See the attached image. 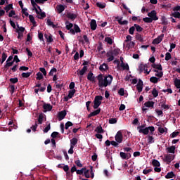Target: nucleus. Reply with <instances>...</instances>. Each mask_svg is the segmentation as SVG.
Segmentation results:
<instances>
[{
  "label": "nucleus",
  "instance_id": "obj_49",
  "mask_svg": "<svg viewBox=\"0 0 180 180\" xmlns=\"http://www.w3.org/2000/svg\"><path fill=\"white\" fill-rule=\"evenodd\" d=\"M174 85L177 89H180V79H176L174 80Z\"/></svg>",
  "mask_w": 180,
  "mask_h": 180
},
{
  "label": "nucleus",
  "instance_id": "obj_20",
  "mask_svg": "<svg viewBox=\"0 0 180 180\" xmlns=\"http://www.w3.org/2000/svg\"><path fill=\"white\" fill-rule=\"evenodd\" d=\"M88 68L86 66H84L81 70H78L77 72L82 76L86 72Z\"/></svg>",
  "mask_w": 180,
  "mask_h": 180
},
{
  "label": "nucleus",
  "instance_id": "obj_6",
  "mask_svg": "<svg viewBox=\"0 0 180 180\" xmlns=\"http://www.w3.org/2000/svg\"><path fill=\"white\" fill-rule=\"evenodd\" d=\"M87 79L93 84H94V82H96V77L94 76V73L91 71L87 75Z\"/></svg>",
  "mask_w": 180,
  "mask_h": 180
},
{
  "label": "nucleus",
  "instance_id": "obj_54",
  "mask_svg": "<svg viewBox=\"0 0 180 180\" xmlns=\"http://www.w3.org/2000/svg\"><path fill=\"white\" fill-rule=\"evenodd\" d=\"M173 18H176V19H180V13L176 11L173 13L172 14Z\"/></svg>",
  "mask_w": 180,
  "mask_h": 180
},
{
  "label": "nucleus",
  "instance_id": "obj_15",
  "mask_svg": "<svg viewBox=\"0 0 180 180\" xmlns=\"http://www.w3.org/2000/svg\"><path fill=\"white\" fill-rule=\"evenodd\" d=\"M31 4H32V6H33L37 15H40V12L39 11V10H37V8H36V6H37V4L36 3V1L34 0H31Z\"/></svg>",
  "mask_w": 180,
  "mask_h": 180
},
{
  "label": "nucleus",
  "instance_id": "obj_56",
  "mask_svg": "<svg viewBox=\"0 0 180 180\" xmlns=\"http://www.w3.org/2000/svg\"><path fill=\"white\" fill-rule=\"evenodd\" d=\"M63 169L66 172V174H71V172H70V167H68V165L63 166Z\"/></svg>",
  "mask_w": 180,
  "mask_h": 180
},
{
  "label": "nucleus",
  "instance_id": "obj_58",
  "mask_svg": "<svg viewBox=\"0 0 180 180\" xmlns=\"http://www.w3.org/2000/svg\"><path fill=\"white\" fill-rule=\"evenodd\" d=\"M171 58H172V56H171V54L169 52H167L165 54L166 61H169V60H171Z\"/></svg>",
  "mask_w": 180,
  "mask_h": 180
},
{
  "label": "nucleus",
  "instance_id": "obj_7",
  "mask_svg": "<svg viewBox=\"0 0 180 180\" xmlns=\"http://www.w3.org/2000/svg\"><path fill=\"white\" fill-rule=\"evenodd\" d=\"M65 116H67V111L63 110V111L59 112L58 113V121L61 122V120H63V119H64V117H65Z\"/></svg>",
  "mask_w": 180,
  "mask_h": 180
},
{
  "label": "nucleus",
  "instance_id": "obj_62",
  "mask_svg": "<svg viewBox=\"0 0 180 180\" xmlns=\"http://www.w3.org/2000/svg\"><path fill=\"white\" fill-rule=\"evenodd\" d=\"M118 94L120 95V96H124V89L120 88L118 91Z\"/></svg>",
  "mask_w": 180,
  "mask_h": 180
},
{
  "label": "nucleus",
  "instance_id": "obj_28",
  "mask_svg": "<svg viewBox=\"0 0 180 180\" xmlns=\"http://www.w3.org/2000/svg\"><path fill=\"white\" fill-rule=\"evenodd\" d=\"M153 68H155V70H158L159 71H162V66L161 64H153L152 65Z\"/></svg>",
  "mask_w": 180,
  "mask_h": 180
},
{
  "label": "nucleus",
  "instance_id": "obj_44",
  "mask_svg": "<svg viewBox=\"0 0 180 180\" xmlns=\"http://www.w3.org/2000/svg\"><path fill=\"white\" fill-rule=\"evenodd\" d=\"M152 165L153 167H160L161 165V164H160V162L155 159L152 161Z\"/></svg>",
  "mask_w": 180,
  "mask_h": 180
},
{
  "label": "nucleus",
  "instance_id": "obj_11",
  "mask_svg": "<svg viewBox=\"0 0 180 180\" xmlns=\"http://www.w3.org/2000/svg\"><path fill=\"white\" fill-rule=\"evenodd\" d=\"M37 8L39 10V12H41L39 14H38L40 15L38 17V19H44V18H46V13L42 12V10L39 5L37 6Z\"/></svg>",
  "mask_w": 180,
  "mask_h": 180
},
{
  "label": "nucleus",
  "instance_id": "obj_22",
  "mask_svg": "<svg viewBox=\"0 0 180 180\" xmlns=\"http://www.w3.org/2000/svg\"><path fill=\"white\" fill-rule=\"evenodd\" d=\"M43 108L44 109V110H48L49 112H50V110L53 109V106L49 103H45L43 105Z\"/></svg>",
  "mask_w": 180,
  "mask_h": 180
},
{
  "label": "nucleus",
  "instance_id": "obj_60",
  "mask_svg": "<svg viewBox=\"0 0 180 180\" xmlns=\"http://www.w3.org/2000/svg\"><path fill=\"white\" fill-rule=\"evenodd\" d=\"M134 30H136V27L134 26L131 27L129 30V34H134Z\"/></svg>",
  "mask_w": 180,
  "mask_h": 180
},
{
  "label": "nucleus",
  "instance_id": "obj_45",
  "mask_svg": "<svg viewBox=\"0 0 180 180\" xmlns=\"http://www.w3.org/2000/svg\"><path fill=\"white\" fill-rule=\"evenodd\" d=\"M74 30H75V33H81V28H79L78 25L77 24L74 25Z\"/></svg>",
  "mask_w": 180,
  "mask_h": 180
},
{
  "label": "nucleus",
  "instance_id": "obj_21",
  "mask_svg": "<svg viewBox=\"0 0 180 180\" xmlns=\"http://www.w3.org/2000/svg\"><path fill=\"white\" fill-rule=\"evenodd\" d=\"M135 39L136 40H138L139 41H140V43H143V41H144V39L143 38V36H141V34L136 33L135 35Z\"/></svg>",
  "mask_w": 180,
  "mask_h": 180
},
{
  "label": "nucleus",
  "instance_id": "obj_52",
  "mask_svg": "<svg viewBox=\"0 0 180 180\" xmlns=\"http://www.w3.org/2000/svg\"><path fill=\"white\" fill-rule=\"evenodd\" d=\"M136 46V43L134 41H130L129 44H127V47L128 49H133Z\"/></svg>",
  "mask_w": 180,
  "mask_h": 180
},
{
  "label": "nucleus",
  "instance_id": "obj_46",
  "mask_svg": "<svg viewBox=\"0 0 180 180\" xmlns=\"http://www.w3.org/2000/svg\"><path fill=\"white\" fill-rule=\"evenodd\" d=\"M1 64H4V63H5V60H6V58H8V55H6V53L5 52H4L1 55Z\"/></svg>",
  "mask_w": 180,
  "mask_h": 180
},
{
  "label": "nucleus",
  "instance_id": "obj_41",
  "mask_svg": "<svg viewBox=\"0 0 180 180\" xmlns=\"http://www.w3.org/2000/svg\"><path fill=\"white\" fill-rule=\"evenodd\" d=\"M65 25H66L67 30H70L72 29V27H74V25L72 23H70V22H68V21L65 22Z\"/></svg>",
  "mask_w": 180,
  "mask_h": 180
},
{
  "label": "nucleus",
  "instance_id": "obj_5",
  "mask_svg": "<svg viewBox=\"0 0 180 180\" xmlns=\"http://www.w3.org/2000/svg\"><path fill=\"white\" fill-rule=\"evenodd\" d=\"M148 16L153 20H158V17L157 16V11L153 10L151 12L148 13Z\"/></svg>",
  "mask_w": 180,
  "mask_h": 180
},
{
  "label": "nucleus",
  "instance_id": "obj_19",
  "mask_svg": "<svg viewBox=\"0 0 180 180\" xmlns=\"http://www.w3.org/2000/svg\"><path fill=\"white\" fill-rule=\"evenodd\" d=\"M146 68H147V65L143 64V63H141L139 65V74H141V72H143V71L146 70Z\"/></svg>",
  "mask_w": 180,
  "mask_h": 180
},
{
  "label": "nucleus",
  "instance_id": "obj_12",
  "mask_svg": "<svg viewBox=\"0 0 180 180\" xmlns=\"http://www.w3.org/2000/svg\"><path fill=\"white\" fill-rule=\"evenodd\" d=\"M66 16L68 19H71L72 20H74L75 19H77V14L72 13L71 12H68L66 13Z\"/></svg>",
  "mask_w": 180,
  "mask_h": 180
},
{
  "label": "nucleus",
  "instance_id": "obj_53",
  "mask_svg": "<svg viewBox=\"0 0 180 180\" xmlns=\"http://www.w3.org/2000/svg\"><path fill=\"white\" fill-rule=\"evenodd\" d=\"M110 124H115V123H117V119L116 118H110L108 121Z\"/></svg>",
  "mask_w": 180,
  "mask_h": 180
},
{
  "label": "nucleus",
  "instance_id": "obj_48",
  "mask_svg": "<svg viewBox=\"0 0 180 180\" xmlns=\"http://www.w3.org/2000/svg\"><path fill=\"white\" fill-rule=\"evenodd\" d=\"M134 27H135L136 32H143V27H141V26L134 24Z\"/></svg>",
  "mask_w": 180,
  "mask_h": 180
},
{
  "label": "nucleus",
  "instance_id": "obj_23",
  "mask_svg": "<svg viewBox=\"0 0 180 180\" xmlns=\"http://www.w3.org/2000/svg\"><path fill=\"white\" fill-rule=\"evenodd\" d=\"M139 133H141L142 134L147 136V134H148V133H149L148 127H146L143 129H139Z\"/></svg>",
  "mask_w": 180,
  "mask_h": 180
},
{
  "label": "nucleus",
  "instance_id": "obj_18",
  "mask_svg": "<svg viewBox=\"0 0 180 180\" xmlns=\"http://www.w3.org/2000/svg\"><path fill=\"white\" fill-rule=\"evenodd\" d=\"M154 101H147L144 103V106H146V108H154Z\"/></svg>",
  "mask_w": 180,
  "mask_h": 180
},
{
  "label": "nucleus",
  "instance_id": "obj_64",
  "mask_svg": "<svg viewBox=\"0 0 180 180\" xmlns=\"http://www.w3.org/2000/svg\"><path fill=\"white\" fill-rule=\"evenodd\" d=\"M18 77L10 79V82H11V84H16L18 83Z\"/></svg>",
  "mask_w": 180,
  "mask_h": 180
},
{
  "label": "nucleus",
  "instance_id": "obj_37",
  "mask_svg": "<svg viewBox=\"0 0 180 180\" xmlns=\"http://www.w3.org/2000/svg\"><path fill=\"white\" fill-rule=\"evenodd\" d=\"M4 9L6 11V13L9 12L11 9H13V4H8L4 8Z\"/></svg>",
  "mask_w": 180,
  "mask_h": 180
},
{
  "label": "nucleus",
  "instance_id": "obj_50",
  "mask_svg": "<svg viewBox=\"0 0 180 180\" xmlns=\"http://www.w3.org/2000/svg\"><path fill=\"white\" fill-rule=\"evenodd\" d=\"M75 92H76L75 89L69 91L68 96L70 98V99H71L72 96H74V94H75Z\"/></svg>",
  "mask_w": 180,
  "mask_h": 180
},
{
  "label": "nucleus",
  "instance_id": "obj_16",
  "mask_svg": "<svg viewBox=\"0 0 180 180\" xmlns=\"http://www.w3.org/2000/svg\"><path fill=\"white\" fill-rule=\"evenodd\" d=\"M99 113H101V108H98L97 110H96L94 112H91L88 117H92L93 116H97V115H99Z\"/></svg>",
  "mask_w": 180,
  "mask_h": 180
},
{
  "label": "nucleus",
  "instance_id": "obj_13",
  "mask_svg": "<svg viewBox=\"0 0 180 180\" xmlns=\"http://www.w3.org/2000/svg\"><path fill=\"white\" fill-rule=\"evenodd\" d=\"M98 25L96 24V20H91L90 22V27L91 30H96Z\"/></svg>",
  "mask_w": 180,
  "mask_h": 180
},
{
  "label": "nucleus",
  "instance_id": "obj_42",
  "mask_svg": "<svg viewBox=\"0 0 180 180\" xmlns=\"http://www.w3.org/2000/svg\"><path fill=\"white\" fill-rule=\"evenodd\" d=\"M44 116L43 115V113H41L39 115V117H38V123L39 124H43V119H44Z\"/></svg>",
  "mask_w": 180,
  "mask_h": 180
},
{
  "label": "nucleus",
  "instance_id": "obj_40",
  "mask_svg": "<svg viewBox=\"0 0 180 180\" xmlns=\"http://www.w3.org/2000/svg\"><path fill=\"white\" fill-rule=\"evenodd\" d=\"M143 22H145V23H153V20H154L150 18H150L146 17V18H143Z\"/></svg>",
  "mask_w": 180,
  "mask_h": 180
},
{
  "label": "nucleus",
  "instance_id": "obj_26",
  "mask_svg": "<svg viewBox=\"0 0 180 180\" xmlns=\"http://www.w3.org/2000/svg\"><path fill=\"white\" fill-rule=\"evenodd\" d=\"M32 74H33L32 72H22L21 74V76L22 78H29V77H30Z\"/></svg>",
  "mask_w": 180,
  "mask_h": 180
},
{
  "label": "nucleus",
  "instance_id": "obj_38",
  "mask_svg": "<svg viewBox=\"0 0 180 180\" xmlns=\"http://www.w3.org/2000/svg\"><path fill=\"white\" fill-rule=\"evenodd\" d=\"M150 81L153 83V84H157V82H158V81H160V79H158V77H151L150 78Z\"/></svg>",
  "mask_w": 180,
  "mask_h": 180
},
{
  "label": "nucleus",
  "instance_id": "obj_47",
  "mask_svg": "<svg viewBox=\"0 0 180 180\" xmlns=\"http://www.w3.org/2000/svg\"><path fill=\"white\" fill-rule=\"evenodd\" d=\"M30 22L32 23L34 26L36 25V20H34V17L32 15H29Z\"/></svg>",
  "mask_w": 180,
  "mask_h": 180
},
{
  "label": "nucleus",
  "instance_id": "obj_43",
  "mask_svg": "<svg viewBox=\"0 0 180 180\" xmlns=\"http://www.w3.org/2000/svg\"><path fill=\"white\" fill-rule=\"evenodd\" d=\"M73 125H74V124H72V122H71L70 121L67 122L65 123V130H68V129H69L70 127H71V126H73Z\"/></svg>",
  "mask_w": 180,
  "mask_h": 180
},
{
  "label": "nucleus",
  "instance_id": "obj_14",
  "mask_svg": "<svg viewBox=\"0 0 180 180\" xmlns=\"http://www.w3.org/2000/svg\"><path fill=\"white\" fill-rule=\"evenodd\" d=\"M44 37H45V39H46V41L48 43H53V35H51V34L49 35L48 34H45Z\"/></svg>",
  "mask_w": 180,
  "mask_h": 180
},
{
  "label": "nucleus",
  "instance_id": "obj_57",
  "mask_svg": "<svg viewBox=\"0 0 180 180\" xmlns=\"http://www.w3.org/2000/svg\"><path fill=\"white\" fill-rule=\"evenodd\" d=\"M37 79H38L39 81H41V79H43V74H41V72H38L37 73Z\"/></svg>",
  "mask_w": 180,
  "mask_h": 180
},
{
  "label": "nucleus",
  "instance_id": "obj_63",
  "mask_svg": "<svg viewBox=\"0 0 180 180\" xmlns=\"http://www.w3.org/2000/svg\"><path fill=\"white\" fill-rule=\"evenodd\" d=\"M148 142L149 144H153V143H154V137L149 136L148 138Z\"/></svg>",
  "mask_w": 180,
  "mask_h": 180
},
{
  "label": "nucleus",
  "instance_id": "obj_33",
  "mask_svg": "<svg viewBox=\"0 0 180 180\" xmlns=\"http://www.w3.org/2000/svg\"><path fill=\"white\" fill-rule=\"evenodd\" d=\"M46 24L48 26H52L53 29H56V27H57V25H54V22H53L50 19L47 20Z\"/></svg>",
  "mask_w": 180,
  "mask_h": 180
},
{
  "label": "nucleus",
  "instance_id": "obj_51",
  "mask_svg": "<svg viewBox=\"0 0 180 180\" xmlns=\"http://www.w3.org/2000/svg\"><path fill=\"white\" fill-rule=\"evenodd\" d=\"M84 171H86V167H83L81 169L77 170V175H82V174H84Z\"/></svg>",
  "mask_w": 180,
  "mask_h": 180
},
{
  "label": "nucleus",
  "instance_id": "obj_61",
  "mask_svg": "<svg viewBox=\"0 0 180 180\" xmlns=\"http://www.w3.org/2000/svg\"><path fill=\"white\" fill-rule=\"evenodd\" d=\"M51 129V126L50 123L46 127V128L44 129V133H49V131Z\"/></svg>",
  "mask_w": 180,
  "mask_h": 180
},
{
  "label": "nucleus",
  "instance_id": "obj_55",
  "mask_svg": "<svg viewBox=\"0 0 180 180\" xmlns=\"http://www.w3.org/2000/svg\"><path fill=\"white\" fill-rule=\"evenodd\" d=\"M152 95L153 96V98H157V96H158V91H157V89H153Z\"/></svg>",
  "mask_w": 180,
  "mask_h": 180
},
{
  "label": "nucleus",
  "instance_id": "obj_35",
  "mask_svg": "<svg viewBox=\"0 0 180 180\" xmlns=\"http://www.w3.org/2000/svg\"><path fill=\"white\" fill-rule=\"evenodd\" d=\"M95 131H96V133H98L99 134L104 133L103 129L101 125L96 128Z\"/></svg>",
  "mask_w": 180,
  "mask_h": 180
},
{
  "label": "nucleus",
  "instance_id": "obj_2",
  "mask_svg": "<svg viewBox=\"0 0 180 180\" xmlns=\"http://www.w3.org/2000/svg\"><path fill=\"white\" fill-rule=\"evenodd\" d=\"M103 97L102 96H96L94 101V109H98L102 105Z\"/></svg>",
  "mask_w": 180,
  "mask_h": 180
},
{
  "label": "nucleus",
  "instance_id": "obj_27",
  "mask_svg": "<svg viewBox=\"0 0 180 180\" xmlns=\"http://www.w3.org/2000/svg\"><path fill=\"white\" fill-rule=\"evenodd\" d=\"M122 20H123V17L117 20L119 25H129V21H127V20L122 21Z\"/></svg>",
  "mask_w": 180,
  "mask_h": 180
},
{
  "label": "nucleus",
  "instance_id": "obj_39",
  "mask_svg": "<svg viewBox=\"0 0 180 180\" xmlns=\"http://www.w3.org/2000/svg\"><path fill=\"white\" fill-rule=\"evenodd\" d=\"M105 41L108 43V44H110V45L113 44V39H112V38L109 37H106L105 38Z\"/></svg>",
  "mask_w": 180,
  "mask_h": 180
},
{
  "label": "nucleus",
  "instance_id": "obj_24",
  "mask_svg": "<svg viewBox=\"0 0 180 180\" xmlns=\"http://www.w3.org/2000/svg\"><path fill=\"white\" fill-rule=\"evenodd\" d=\"M175 149H176V148L174 146H172L167 148L168 153H169L170 154H175Z\"/></svg>",
  "mask_w": 180,
  "mask_h": 180
},
{
  "label": "nucleus",
  "instance_id": "obj_10",
  "mask_svg": "<svg viewBox=\"0 0 180 180\" xmlns=\"http://www.w3.org/2000/svg\"><path fill=\"white\" fill-rule=\"evenodd\" d=\"M99 70L100 71H101V72H105V71H106L107 70H109V66L106 63H103L102 65H100Z\"/></svg>",
  "mask_w": 180,
  "mask_h": 180
},
{
  "label": "nucleus",
  "instance_id": "obj_3",
  "mask_svg": "<svg viewBox=\"0 0 180 180\" xmlns=\"http://www.w3.org/2000/svg\"><path fill=\"white\" fill-rule=\"evenodd\" d=\"M174 159H175V155L172 154H168L165 156L163 161H165V162H167V164L169 165V164H171V162L174 161Z\"/></svg>",
  "mask_w": 180,
  "mask_h": 180
},
{
  "label": "nucleus",
  "instance_id": "obj_32",
  "mask_svg": "<svg viewBox=\"0 0 180 180\" xmlns=\"http://www.w3.org/2000/svg\"><path fill=\"white\" fill-rule=\"evenodd\" d=\"M12 65H13V61L12 62L6 61V65H4V70H8V68H9V67H12Z\"/></svg>",
  "mask_w": 180,
  "mask_h": 180
},
{
  "label": "nucleus",
  "instance_id": "obj_25",
  "mask_svg": "<svg viewBox=\"0 0 180 180\" xmlns=\"http://www.w3.org/2000/svg\"><path fill=\"white\" fill-rule=\"evenodd\" d=\"M174 176H175L174 172H169L165 176V178H166V179H170V178H174Z\"/></svg>",
  "mask_w": 180,
  "mask_h": 180
},
{
  "label": "nucleus",
  "instance_id": "obj_8",
  "mask_svg": "<svg viewBox=\"0 0 180 180\" xmlns=\"http://www.w3.org/2000/svg\"><path fill=\"white\" fill-rule=\"evenodd\" d=\"M143 80H141V79H139L138 84H136V89L138 91V92H141L143 91Z\"/></svg>",
  "mask_w": 180,
  "mask_h": 180
},
{
  "label": "nucleus",
  "instance_id": "obj_9",
  "mask_svg": "<svg viewBox=\"0 0 180 180\" xmlns=\"http://www.w3.org/2000/svg\"><path fill=\"white\" fill-rule=\"evenodd\" d=\"M162 37H164V34H162L160 36L158 37L153 41V44H160V42L162 41Z\"/></svg>",
  "mask_w": 180,
  "mask_h": 180
},
{
  "label": "nucleus",
  "instance_id": "obj_30",
  "mask_svg": "<svg viewBox=\"0 0 180 180\" xmlns=\"http://www.w3.org/2000/svg\"><path fill=\"white\" fill-rule=\"evenodd\" d=\"M161 22L162 25H164L165 26H167V25H168V20H167V18L165 17V15H162L161 17Z\"/></svg>",
  "mask_w": 180,
  "mask_h": 180
},
{
  "label": "nucleus",
  "instance_id": "obj_29",
  "mask_svg": "<svg viewBox=\"0 0 180 180\" xmlns=\"http://www.w3.org/2000/svg\"><path fill=\"white\" fill-rule=\"evenodd\" d=\"M96 6L98 8H100V9H105V8H106V4L101 3V2H97L96 3Z\"/></svg>",
  "mask_w": 180,
  "mask_h": 180
},
{
  "label": "nucleus",
  "instance_id": "obj_59",
  "mask_svg": "<svg viewBox=\"0 0 180 180\" xmlns=\"http://www.w3.org/2000/svg\"><path fill=\"white\" fill-rule=\"evenodd\" d=\"M54 72H57V69L55 68H52V69L50 70V72H49V75H50V77H53V75H54Z\"/></svg>",
  "mask_w": 180,
  "mask_h": 180
},
{
  "label": "nucleus",
  "instance_id": "obj_36",
  "mask_svg": "<svg viewBox=\"0 0 180 180\" xmlns=\"http://www.w3.org/2000/svg\"><path fill=\"white\" fill-rule=\"evenodd\" d=\"M121 67L123 68V70H127V71H129V64L126 63L124 64V63L123 62V60H121Z\"/></svg>",
  "mask_w": 180,
  "mask_h": 180
},
{
  "label": "nucleus",
  "instance_id": "obj_1",
  "mask_svg": "<svg viewBox=\"0 0 180 180\" xmlns=\"http://www.w3.org/2000/svg\"><path fill=\"white\" fill-rule=\"evenodd\" d=\"M98 81V86L100 88H106L108 85H110L112 84V81H113V77L110 75L108 76H103V75L100 74L96 77Z\"/></svg>",
  "mask_w": 180,
  "mask_h": 180
},
{
  "label": "nucleus",
  "instance_id": "obj_4",
  "mask_svg": "<svg viewBox=\"0 0 180 180\" xmlns=\"http://www.w3.org/2000/svg\"><path fill=\"white\" fill-rule=\"evenodd\" d=\"M115 141L117 143H123V134L122 133V131H118L115 136Z\"/></svg>",
  "mask_w": 180,
  "mask_h": 180
},
{
  "label": "nucleus",
  "instance_id": "obj_31",
  "mask_svg": "<svg viewBox=\"0 0 180 180\" xmlns=\"http://www.w3.org/2000/svg\"><path fill=\"white\" fill-rule=\"evenodd\" d=\"M65 10V7H64L63 5L60 4L57 7V11L58 13H62V12H64Z\"/></svg>",
  "mask_w": 180,
  "mask_h": 180
},
{
  "label": "nucleus",
  "instance_id": "obj_17",
  "mask_svg": "<svg viewBox=\"0 0 180 180\" xmlns=\"http://www.w3.org/2000/svg\"><path fill=\"white\" fill-rule=\"evenodd\" d=\"M78 144V139L77 138H72L70 140V147H75Z\"/></svg>",
  "mask_w": 180,
  "mask_h": 180
},
{
  "label": "nucleus",
  "instance_id": "obj_34",
  "mask_svg": "<svg viewBox=\"0 0 180 180\" xmlns=\"http://www.w3.org/2000/svg\"><path fill=\"white\" fill-rule=\"evenodd\" d=\"M17 27H18V29H16L17 33H23V32H25V27H20L19 24H18V23H17Z\"/></svg>",
  "mask_w": 180,
  "mask_h": 180
}]
</instances>
